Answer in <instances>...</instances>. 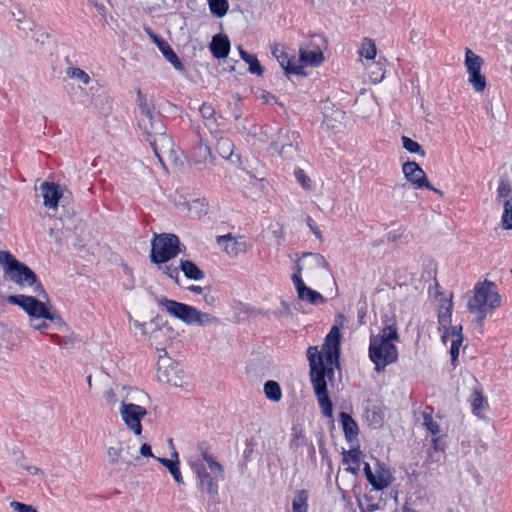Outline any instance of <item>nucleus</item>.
<instances>
[{
    "label": "nucleus",
    "mask_w": 512,
    "mask_h": 512,
    "mask_svg": "<svg viewBox=\"0 0 512 512\" xmlns=\"http://www.w3.org/2000/svg\"><path fill=\"white\" fill-rule=\"evenodd\" d=\"M341 334L337 326H333L325 337L323 354L317 346H309L307 358L310 368V381L323 416L333 420V403L327 389V378H334L332 365H339Z\"/></svg>",
    "instance_id": "1"
},
{
    "label": "nucleus",
    "mask_w": 512,
    "mask_h": 512,
    "mask_svg": "<svg viewBox=\"0 0 512 512\" xmlns=\"http://www.w3.org/2000/svg\"><path fill=\"white\" fill-rule=\"evenodd\" d=\"M138 127L143 132L156 157L163 164L160 153L171 151L173 147V140L166 133L163 115L157 110L140 115Z\"/></svg>",
    "instance_id": "2"
},
{
    "label": "nucleus",
    "mask_w": 512,
    "mask_h": 512,
    "mask_svg": "<svg viewBox=\"0 0 512 512\" xmlns=\"http://www.w3.org/2000/svg\"><path fill=\"white\" fill-rule=\"evenodd\" d=\"M500 305L501 296L497 285L490 280H484L475 285L474 296L469 299L467 306L469 312L476 315V325L482 327L487 314Z\"/></svg>",
    "instance_id": "3"
},
{
    "label": "nucleus",
    "mask_w": 512,
    "mask_h": 512,
    "mask_svg": "<svg viewBox=\"0 0 512 512\" xmlns=\"http://www.w3.org/2000/svg\"><path fill=\"white\" fill-rule=\"evenodd\" d=\"M180 252V240L177 235L172 233L154 234L149 255L151 263L156 265L168 263Z\"/></svg>",
    "instance_id": "4"
},
{
    "label": "nucleus",
    "mask_w": 512,
    "mask_h": 512,
    "mask_svg": "<svg viewBox=\"0 0 512 512\" xmlns=\"http://www.w3.org/2000/svg\"><path fill=\"white\" fill-rule=\"evenodd\" d=\"M369 358L375 365V371L380 373L385 367L398 360V348L383 337H371L369 340Z\"/></svg>",
    "instance_id": "5"
},
{
    "label": "nucleus",
    "mask_w": 512,
    "mask_h": 512,
    "mask_svg": "<svg viewBox=\"0 0 512 512\" xmlns=\"http://www.w3.org/2000/svg\"><path fill=\"white\" fill-rule=\"evenodd\" d=\"M299 140V132L282 127L278 130L275 140L270 143L269 151L285 160H292L298 156Z\"/></svg>",
    "instance_id": "6"
},
{
    "label": "nucleus",
    "mask_w": 512,
    "mask_h": 512,
    "mask_svg": "<svg viewBox=\"0 0 512 512\" xmlns=\"http://www.w3.org/2000/svg\"><path fill=\"white\" fill-rule=\"evenodd\" d=\"M0 260L4 264V269L9 274L10 279L19 285L32 286L37 280L35 272L18 261L10 252L5 251L0 253Z\"/></svg>",
    "instance_id": "7"
},
{
    "label": "nucleus",
    "mask_w": 512,
    "mask_h": 512,
    "mask_svg": "<svg viewBox=\"0 0 512 512\" xmlns=\"http://www.w3.org/2000/svg\"><path fill=\"white\" fill-rule=\"evenodd\" d=\"M191 468L197 476L199 491L209 495L211 504H217L219 502L218 482L224 479V472L222 473V477H220L219 474L212 476L211 473L207 471L203 462H193L191 463Z\"/></svg>",
    "instance_id": "8"
},
{
    "label": "nucleus",
    "mask_w": 512,
    "mask_h": 512,
    "mask_svg": "<svg viewBox=\"0 0 512 512\" xmlns=\"http://www.w3.org/2000/svg\"><path fill=\"white\" fill-rule=\"evenodd\" d=\"M120 414L126 426L131 429L135 435L142 433L141 420L146 416L147 410L137 404L122 402Z\"/></svg>",
    "instance_id": "9"
},
{
    "label": "nucleus",
    "mask_w": 512,
    "mask_h": 512,
    "mask_svg": "<svg viewBox=\"0 0 512 512\" xmlns=\"http://www.w3.org/2000/svg\"><path fill=\"white\" fill-rule=\"evenodd\" d=\"M159 305L173 317L181 320L187 325H192L195 307L163 297L159 300Z\"/></svg>",
    "instance_id": "10"
},
{
    "label": "nucleus",
    "mask_w": 512,
    "mask_h": 512,
    "mask_svg": "<svg viewBox=\"0 0 512 512\" xmlns=\"http://www.w3.org/2000/svg\"><path fill=\"white\" fill-rule=\"evenodd\" d=\"M402 171L406 180L417 189H433L426 173L415 161H407L402 165Z\"/></svg>",
    "instance_id": "11"
},
{
    "label": "nucleus",
    "mask_w": 512,
    "mask_h": 512,
    "mask_svg": "<svg viewBox=\"0 0 512 512\" xmlns=\"http://www.w3.org/2000/svg\"><path fill=\"white\" fill-rule=\"evenodd\" d=\"M8 303L21 307L32 319H39L43 315L46 304L33 296L11 295L7 298Z\"/></svg>",
    "instance_id": "12"
},
{
    "label": "nucleus",
    "mask_w": 512,
    "mask_h": 512,
    "mask_svg": "<svg viewBox=\"0 0 512 512\" xmlns=\"http://www.w3.org/2000/svg\"><path fill=\"white\" fill-rule=\"evenodd\" d=\"M216 242L218 246L231 257H237L240 254L246 253L250 247L244 237L236 238L230 233L218 236Z\"/></svg>",
    "instance_id": "13"
},
{
    "label": "nucleus",
    "mask_w": 512,
    "mask_h": 512,
    "mask_svg": "<svg viewBox=\"0 0 512 512\" xmlns=\"http://www.w3.org/2000/svg\"><path fill=\"white\" fill-rule=\"evenodd\" d=\"M198 137V143L191 150L190 161L195 165H203L204 167L214 166L216 158L211 147L204 142L200 133H198Z\"/></svg>",
    "instance_id": "14"
},
{
    "label": "nucleus",
    "mask_w": 512,
    "mask_h": 512,
    "mask_svg": "<svg viewBox=\"0 0 512 512\" xmlns=\"http://www.w3.org/2000/svg\"><path fill=\"white\" fill-rule=\"evenodd\" d=\"M315 40H322L319 35H313L310 44L306 47H300V61L306 65L319 66L324 61L323 52L318 44H315Z\"/></svg>",
    "instance_id": "15"
},
{
    "label": "nucleus",
    "mask_w": 512,
    "mask_h": 512,
    "mask_svg": "<svg viewBox=\"0 0 512 512\" xmlns=\"http://www.w3.org/2000/svg\"><path fill=\"white\" fill-rule=\"evenodd\" d=\"M272 55L277 59L280 66L284 69L287 76L290 75H306L304 67L297 64L294 58H290L288 54L283 50L282 47L275 45L272 48Z\"/></svg>",
    "instance_id": "16"
},
{
    "label": "nucleus",
    "mask_w": 512,
    "mask_h": 512,
    "mask_svg": "<svg viewBox=\"0 0 512 512\" xmlns=\"http://www.w3.org/2000/svg\"><path fill=\"white\" fill-rule=\"evenodd\" d=\"M41 191L44 199V206L49 209L56 208L63 196L60 185L54 182L45 181L41 185Z\"/></svg>",
    "instance_id": "17"
},
{
    "label": "nucleus",
    "mask_w": 512,
    "mask_h": 512,
    "mask_svg": "<svg viewBox=\"0 0 512 512\" xmlns=\"http://www.w3.org/2000/svg\"><path fill=\"white\" fill-rule=\"evenodd\" d=\"M230 41L225 34H216L212 37V41L209 44L211 54L216 59H224L230 52Z\"/></svg>",
    "instance_id": "18"
},
{
    "label": "nucleus",
    "mask_w": 512,
    "mask_h": 512,
    "mask_svg": "<svg viewBox=\"0 0 512 512\" xmlns=\"http://www.w3.org/2000/svg\"><path fill=\"white\" fill-rule=\"evenodd\" d=\"M391 474L384 468L383 464L377 463L376 473L372 478L370 485L374 490L380 491L387 488L391 484Z\"/></svg>",
    "instance_id": "19"
},
{
    "label": "nucleus",
    "mask_w": 512,
    "mask_h": 512,
    "mask_svg": "<svg viewBox=\"0 0 512 512\" xmlns=\"http://www.w3.org/2000/svg\"><path fill=\"white\" fill-rule=\"evenodd\" d=\"M339 420L342 424L345 438L348 441H353L357 437L359 432V428L356 421L346 412H341L339 414Z\"/></svg>",
    "instance_id": "20"
},
{
    "label": "nucleus",
    "mask_w": 512,
    "mask_h": 512,
    "mask_svg": "<svg viewBox=\"0 0 512 512\" xmlns=\"http://www.w3.org/2000/svg\"><path fill=\"white\" fill-rule=\"evenodd\" d=\"M163 466H165L168 471L171 473L172 477L178 484L183 483V477L179 468V460H178V453L174 451L172 453V458H156Z\"/></svg>",
    "instance_id": "21"
},
{
    "label": "nucleus",
    "mask_w": 512,
    "mask_h": 512,
    "mask_svg": "<svg viewBox=\"0 0 512 512\" xmlns=\"http://www.w3.org/2000/svg\"><path fill=\"white\" fill-rule=\"evenodd\" d=\"M197 450L200 452L203 460L207 462V465L213 474H219L222 477L223 466L209 454L208 446L205 442H200L197 445Z\"/></svg>",
    "instance_id": "22"
},
{
    "label": "nucleus",
    "mask_w": 512,
    "mask_h": 512,
    "mask_svg": "<svg viewBox=\"0 0 512 512\" xmlns=\"http://www.w3.org/2000/svg\"><path fill=\"white\" fill-rule=\"evenodd\" d=\"M158 48L162 52L165 59L170 62L177 71L183 72L185 70L183 63L180 61L177 54L174 52L167 41H161L158 43Z\"/></svg>",
    "instance_id": "23"
},
{
    "label": "nucleus",
    "mask_w": 512,
    "mask_h": 512,
    "mask_svg": "<svg viewBox=\"0 0 512 512\" xmlns=\"http://www.w3.org/2000/svg\"><path fill=\"white\" fill-rule=\"evenodd\" d=\"M215 139L217 141L215 148L217 154L223 159H230L234 151L233 141L229 137L223 136V134L218 135Z\"/></svg>",
    "instance_id": "24"
},
{
    "label": "nucleus",
    "mask_w": 512,
    "mask_h": 512,
    "mask_svg": "<svg viewBox=\"0 0 512 512\" xmlns=\"http://www.w3.org/2000/svg\"><path fill=\"white\" fill-rule=\"evenodd\" d=\"M180 269L188 279L197 281L203 279L205 276L204 272L190 260H181Z\"/></svg>",
    "instance_id": "25"
},
{
    "label": "nucleus",
    "mask_w": 512,
    "mask_h": 512,
    "mask_svg": "<svg viewBox=\"0 0 512 512\" xmlns=\"http://www.w3.org/2000/svg\"><path fill=\"white\" fill-rule=\"evenodd\" d=\"M158 378L160 381L168 383L173 386H182V378L177 375L176 367L171 366L169 369L162 370V367H158Z\"/></svg>",
    "instance_id": "26"
},
{
    "label": "nucleus",
    "mask_w": 512,
    "mask_h": 512,
    "mask_svg": "<svg viewBox=\"0 0 512 512\" xmlns=\"http://www.w3.org/2000/svg\"><path fill=\"white\" fill-rule=\"evenodd\" d=\"M360 454L359 448H353L349 451L343 452V462L347 463L352 461V465L348 466L345 470L351 474L357 475L360 469Z\"/></svg>",
    "instance_id": "27"
},
{
    "label": "nucleus",
    "mask_w": 512,
    "mask_h": 512,
    "mask_svg": "<svg viewBox=\"0 0 512 512\" xmlns=\"http://www.w3.org/2000/svg\"><path fill=\"white\" fill-rule=\"evenodd\" d=\"M239 53L241 58L249 65L248 70L250 73L257 74L258 76L263 75L264 68L255 55L249 54L242 47H239Z\"/></svg>",
    "instance_id": "28"
},
{
    "label": "nucleus",
    "mask_w": 512,
    "mask_h": 512,
    "mask_svg": "<svg viewBox=\"0 0 512 512\" xmlns=\"http://www.w3.org/2000/svg\"><path fill=\"white\" fill-rule=\"evenodd\" d=\"M512 196V180L508 177V175H501L499 184L497 187V200L501 201L502 199H510Z\"/></svg>",
    "instance_id": "29"
},
{
    "label": "nucleus",
    "mask_w": 512,
    "mask_h": 512,
    "mask_svg": "<svg viewBox=\"0 0 512 512\" xmlns=\"http://www.w3.org/2000/svg\"><path fill=\"white\" fill-rule=\"evenodd\" d=\"M298 298L313 305L323 304L326 302V299L319 292L307 286L298 293Z\"/></svg>",
    "instance_id": "30"
},
{
    "label": "nucleus",
    "mask_w": 512,
    "mask_h": 512,
    "mask_svg": "<svg viewBox=\"0 0 512 512\" xmlns=\"http://www.w3.org/2000/svg\"><path fill=\"white\" fill-rule=\"evenodd\" d=\"M264 394L269 400L279 402L282 398V390L279 383L273 380H268L264 384Z\"/></svg>",
    "instance_id": "31"
},
{
    "label": "nucleus",
    "mask_w": 512,
    "mask_h": 512,
    "mask_svg": "<svg viewBox=\"0 0 512 512\" xmlns=\"http://www.w3.org/2000/svg\"><path fill=\"white\" fill-rule=\"evenodd\" d=\"M219 322V318L195 308L192 325L205 326L211 324H218Z\"/></svg>",
    "instance_id": "32"
},
{
    "label": "nucleus",
    "mask_w": 512,
    "mask_h": 512,
    "mask_svg": "<svg viewBox=\"0 0 512 512\" xmlns=\"http://www.w3.org/2000/svg\"><path fill=\"white\" fill-rule=\"evenodd\" d=\"M293 512H308V492L305 489L298 490L292 502Z\"/></svg>",
    "instance_id": "33"
},
{
    "label": "nucleus",
    "mask_w": 512,
    "mask_h": 512,
    "mask_svg": "<svg viewBox=\"0 0 512 512\" xmlns=\"http://www.w3.org/2000/svg\"><path fill=\"white\" fill-rule=\"evenodd\" d=\"M40 318L49 320L59 331L67 328L62 316L56 311L51 312L47 306L44 307L43 315H40Z\"/></svg>",
    "instance_id": "34"
},
{
    "label": "nucleus",
    "mask_w": 512,
    "mask_h": 512,
    "mask_svg": "<svg viewBox=\"0 0 512 512\" xmlns=\"http://www.w3.org/2000/svg\"><path fill=\"white\" fill-rule=\"evenodd\" d=\"M471 405L475 415H479L481 411L488 407L487 399L480 390L475 389L473 391Z\"/></svg>",
    "instance_id": "35"
},
{
    "label": "nucleus",
    "mask_w": 512,
    "mask_h": 512,
    "mask_svg": "<svg viewBox=\"0 0 512 512\" xmlns=\"http://www.w3.org/2000/svg\"><path fill=\"white\" fill-rule=\"evenodd\" d=\"M482 64L483 59L480 56L470 49H466L465 65L468 72L481 70Z\"/></svg>",
    "instance_id": "36"
},
{
    "label": "nucleus",
    "mask_w": 512,
    "mask_h": 512,
    "mask_svg": "<svg viewBox=\"0 0 512 512\" xmlns=\"http://www.w3.org/2000/svg\"><path fill=\"white\" fill-rule=\"evenodd\" d=\"M367 70H368L370 79L373 83H379L385 77V70H384L383 64L380 61L371 63L367 67Z\"/></svg>",
    "instance_id": "37"
},
{
    "label": "nucleus",
    "mask_w": 512,
    "mask_h": 512,
    "mask_svg": "<svg viewBox=\"0 0 512 512\" xmlns=\"http://www.w3.org/2000/svg\"><path fill=\"white\" fill-rule=\"evenodd\" d=\"M208 2L212 15L217 18H222L226 15L229 8L227 0H209Z\"/></svg>",
    "instance_id": "38"
},
{
    "label": "nucleus",
    "mask_w": 512,
    "mask_h": 512,
    "mask_svg": "<svg viewBox=\"0 0 512 512\" xmlns=\"http://www.w3.org/2000/svg\"><path fill=\"white\" fill-rule=\"evenodd\" d=\"M469 82L476 92H482L486 87V78L481 74V70L470 71Z\"/></svg>",
    "instance_id": "39"
},
{
    "label": "nucleus",
    "mask_w": 512,
    "mask_h": 512,
    "mask_svg": "<svg viewBox=\"0 0 512 512\" xmlns=\"http://www.w3.org/2000/svg\"><path fill=\"white\" fill-rule=\"evenodd\" d=\"M504 211L501 217L502 226L506 230L512 229V196L503 201Z\"/></svg>",
    "instance_id": "40"
},
{
    "label": "nucleus",
    "mask_w": 512,
    "mask_h": 512,
    "mask_svg": "<svg viewBox=\"0 0 512 512\" xmlns=\"http://www.w3.org/2000/svg\"><path fill=\"white\" fill-rule=\"evenodd\" d=\"M359 53L368 60L374 59L376 56V45L374 41L369 38H364Z\"/></svg>",
    "instance_id": "41"
},
{
    "label": "nucleus",
    "mask_w": 512,
    "mask_h": 512,
    "mask_svg": "<svg viewBox=\"0 0 512 512\" xmlns=\"http://www.w3.org/2000/svg\"><path fill=\"white\" fill-rule=\"evenodd\" d=\"M401 140L403 148L406 149L408 152L418 154L421 157L425 156V150L418 142L412 140L407 136H402Z\"/></svg>",
    "instance_id": "42"
},
{
    "label": "nucleus",
    "mask_w": 512,
    "mask_h": 512,
    "mask_svg": "<svg viewBox=\"0 0 512 512\" xmlns=\"http://www.w3.org/2000/svg\"><path fill=\"white\" fill-rule=\"evenodd\" d=\"M452 317V302L449 301L446 307L442 306V310H440L438 314V323L444 329L448 330V326L451 323Z\"/></svg>",
    "instance_id": "43"
},
{
    "label": "nucleus",
    "mask_w": 512,
    "mask_h": 512,
    "mask_svg": "<svg viewBox=\"0 0 512 512\" xmlns=\"http://www.w3.org/2000/svg\"><path fill=\"white\" fill-rule=\"evenodd\" d=\"M68 77L76 79L79 82L88 85L91 81L90 76L82 69L78 67H69L66 71Z\"/></svg>",
    "instance_id": "44"
},
{
    "label": "nucleus",
    "mask_w": 512,
    "mask_h": 512,
    "mask_svg": "<svg viewBox=\"0 0 512 512\" xmlns=\"http://www.w3.org/2000/svg\"><path fill=\"white\" fill-rule=\"evenodd\" d=\"M371 337H383L384 339H386V341H389V342L399 340V334H398V331H397V328L395 325H386L381 330L380 334L371 335Z\"/></svg>",
    "instance_id": "45"
},
{
    "label": "nucleus",
    "mask_w": 512,
    "mask_h": 512,
    "mask_svg": "<svg viewBox=\"0 0 512 512\" xmlns=\"http://www.w3.org/2000/svg\"><path fill=\"white\" fill-rule=\"evenodd\" d=\"M137 101L140 109V115L156 111L155 106L148 102L146 96L140 90L137 93Z\"/></svg>",
    "instance_id": "46"
},
{
    "label": "nucleus",
    "mask_w": 512,
    "mask_h": 512,
    "mask_svg": "<svg viewBox=\"0 0 512 512\" xmlns=\"http://www.w3.org/2000/svg\"><path fill=\"white\" fill-rule=\"evenodd\" d=\"M442 341L446 343L448 337H451L453 339H461L463 341V335H462V326L456 325L453 327L448 326V330H444L442 333Z\"/></svg>",
    "instance_id": "47"
},
{
    "label": "nucleus",
    "mask_w": 512,
    "mask_h": 512,
    "mask_svg": "<svg viewBox=\"0 0 512 512\" xmlns=\"http://www.w3.org/2000/svg\"><path fill=\"white\" fill-rule=\"evenodd\" d=\"M158 267L165 275H167L175 283L179 282V267L167 263L158 265Z\"/></svg>",
    "instance_id": "48"
},
{
    "label": "nucleus",
    "mask_w": 512,
    "mask_h": 512,
    "mask_svg": "<svg viewBox=\"0 0 512 512\" xmlns=\"http://www.w3.org/2000/svg\"><path fill=\"white\" fill-rule=\"evenodd\" d=\"M423 424L432 435H438L440 433V427L438 423L434 421L431 414L423 413Z\"/></svg>",
    "instance_id": "49"
},
{
    "label": "nucleus",
    "mask_w": 512,
    "mask_h": 512,
    "mask_svg": "<svg viewBox=\"0 0 512 512\" xmlns=\"http://www.w3.org/2000/svg\"><path fill=\"white\" fill-rule=\"evenodd\" d=\"M294 176L299 182V184L306 190H310L312 188V181L311 179L306 175L303 169L297 168L294 171Z\"/></svg>",
    "instance_id": "50"
},
{
    "label": "nucleus",
    "mask_w": 512,
    "mask_h": 512,
    "mask_svg": "<svg viewBox=\"0 0 512 512\" xmlns=\"http://www.w3.org/2000/svg\"><path fill=\"white\" fill-rule=\"evenodd\" d=\"M205 127L209 130L210 134L217 138L218 135L223 134V132L219 129V123L217 121L216 115L211 117L209 120H204Z\"/></svg>",
    "instance_id": "51"
},
{
    "label": "nucleus",
    "mask_w": 512,
    "mask_h": 512,
    "mask_svg": "<svg viewBox=\"0 0 512 512\" xmlns=\"http://www.w3.org/2000/svg\"><path fill=\"white\" fill-rule=\"evenodd\" d=\"M305 444H306V438L303 434V431L302 430L297 431L294 429V433L292 435V439L290 442L291 448L297 449Z\"/></svg>",
    "instance_id": "52"
},
{
    "label": "nucleus",
    "mask_w": 512,
    "mask_h": 512,
    "mask_svg": "<svg viewBox=\"0 0 512 512\" xmlns=\"http://www.w3.org/2000/svg\"><path fill=\"white\" fill-rule=\"evenodd\" d=\"M199 112L203 118V121L209 120L211 117H214L216 115V111H215L214 107L211 104L206 103V102H204L200 106Z\"/></svg>",
    "instance_id": "53"
},
{
    "label": "nucleus",
    "mask_w": 512,
    "mask_h": 512,
    "mask_svg": "<svg viewBox=\"0 0 512 512\" xmlns=\"http://www.w3.org/2000/svg\"><path fill=\"white\" fill-rule=\"evenodd\" d=\"M10 507L16 512H38L32 505H28L18 501H12Z\"/></svg>",
    "instance_id": "54"
},
{
    "label": "nucleus",
    "mask_w": 512,
    "mask_h": 512,
    "mask_svg": "<svg viewBox=\"0 0 512 512\" xmlns=\"http://www.w3.org/2000/svg\"><path fill=\"white\" fill-rule=\"evenodd\" d=\"M301 270V266L297 265V271L292 275V281L295 285L297 294L306 287L305 283L303 282L302 278L299 275L301 273Z\"/></svg>",
    "instance_id": "55"
},
{
    "label": "nucleus",
    "mask_w": 512,
    "mask_h": 512,
    "mask_svg": "<svg viewBox=\"0 0 512 512\" xmlns=\"http://www.w3.org/2000/svg\"><path fill=\"white\" fill-rule=\"evenodd\" d=\"M462 344L461 339H453L451 342L450 354H451V362L455 365V362L459 356V349Z\"/></svg>",
    "instance_id": "56"
},
{
    "label": "nucleus",
    "mask_w": 512,
    "mask_h": 512,
    "mask_svg": "<svg viewBox=\"0 0 512 512\" xmlns=\"http://www.w3.org/2000/svg\"><path fill=\"white\" fill-rule=\"evenodd\" d=\"M122 448L121 447H109L107 450V454L109 457V461L111 464H115L118 462L119 457L121 456Z\"/></svg>",
    "instance_id": "57"
},
{
    "label": "nucleus",
    "mask_w": 512,
    "mask_h": 512,
    "mask_svg": "<svg viewBox=\"0 0 512 512\" xmlns=\"http://www.w3.org/2000/svg\"><path fill=\"white\" fill-rule=\"evenodd\" d=\"M32 287H33V292L35 294L42 297L46 301H49V296H48L47 292L45 291L42 283L40 281H38V279L36 280L35 283H33Z\"/></svg>",
    "instance_id": "58"
},
{
    "label": "nucleus",
    "mask_w": 512,
    "mask_h": 512,
    "mask_svg": "<svg viewBox=\"0 0 512 512\" xmlns=\"http://www.w3.org/2000/svg\"><path fill=\"white\" fill-rule=\"evenodd\" d=\"M305 256H311L318 267L327 268L328 262L325 257L318 253H307Z\"/></svg>",
    "instance_id": "59"
},
{
    "label": "nucleus",
    "mask_w": 512,
    "mask_h": 512,
    "mask_svg": "<svg viewBox=\"0 0 512 512\" xmlns=\"http://www.w3.org/2000/svg\"><path fill=\"white\" fill-rule=\"evenodd\" d=\"M306 222L310 230L313 232V234L318 238H322L321 231L319 230L318 226L316 225L315 221L312 219V217L307 216Z\"/></svg>",
    "instance_id": "60"
},
{
    "label": "nucleus",
    "mask_w": 512,
    "mask_h": 512,
    "mask_svg": "<svg viewBox=\"0 0 512 512\" xmlns=\"http://www.w3.org/2000/svg\"><path fill=\"white\" fill-rule=\"evenodd\" d=\"M140 454L143 457H154V455L152 453V448L147 443L142 444V446L140 447Z\"/></svg>",
    "instance_id": "61"
},
{
    "label": "nucleus",
    "mask_w": 512,
    "mask_h": 512,
    "mask_svg": "<svg viewBox=\"0 0 512 512\" xmlns=\"http://www.w3.org/2000/svg\"><path fill=\"white\" fill-rule=\"evenodd\" d=\"M203 299L205 303L209 306H214L217 301V298L212 293H205Z\"/></svg>",
    "instance_id": "62"
},
{
    "label": "nucleus",
    "mask_w": 512,
    "mask_h": 512,
    "mask_svg": "<svg viewBox=\"0 0 512 512\" xmlns=\"http://www.w3.org/2000/svg\"><path fill=\"white\" fill-rule=\"evenodd\" d=\"M363 470H364V473H365L367 481L369 483L372 482V478H373V476L375 474L372 472V469H371L369 463H364V469Z\"/></svg>",
    "instance_id": "63"
},
{
    "label": "nucleus",
    "mask_w": 512,
    "mask_h": 512,
    "mask_svg": "<svg viewBox=\"0 0 512 512\" xmlns=\"http://www.w3.org/2000/svg\"><path fill=\"white\" fill-rule=\"evenodd\" d=\"M401 236H402L401 232H399V231H392V232L388 233L387 239H388V241L395 242Z\"/></svg>",
    "instance_id": "64"
}]
</instances>
